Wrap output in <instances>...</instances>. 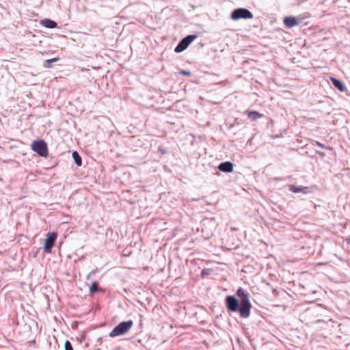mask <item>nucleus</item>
Here are the masks:
<instances>
[{"mask_svg": "<svg viewBox=\"0 0 350 350\" xmlns=\"http://www.w3.org/2000/svg\"><path fill=\"white\" fill-rule=\"evenodd\" d=\"M65 350H73L72 345L71 342L68 340L65 342L64 345Z\"/></svg>", "mask_w": 350, "mask_h": 350, "instance_id": "15", "label": "nucleus"}, {"mask_svg": "<svg viewBox=\"0 0 350 350\" xmlns=\"http://www.w3.org/2000/svg\"><path fill=\"white\" fill-rule=\"evenodd\" d=\"M247 117L251 120L254 121L256 120L261 117H262V114L260 113L259 112L256 111H247Z\"/></svg>", "mask_w": 350, "mask_h": 350, "instance_id": "12", "label": "nucleus"}, {"mask_svg": "<svg viewBox=\"0 0 350 350\" xmlns=\"http://www.w3.org/2000/svg\"><path fill=\"white\" fill-rule=\"evenodd\" d=\"M289 191L293 192V193H307L309 191V189L307 187H297L293 185H289Z\"/></svg>", "mask_w": 350, "mask_h": 350, "instance_id": "9", "label": "nucleus"}, {"mask_svg": "<svg viewBox=\"0 0 350 350\" xmlns=\"http://www.w3.org/2000/svg\"><path fill=\"white\" fill-rule=\"evenodd\" d=\"M99 291L98 283L97 282H93L90 286V291L91 293H95Z\"/></svg>", "mask_w": 350, "mask_h": 350, "instance_id": "14", "label": "nucleus"}, {"mask_svg": "<svg viewBox=\"0 0 350 350\" xmlns=\"http://www.w3.org/2000/svg\"><path fill=\"white\" fill-rule=\"evenodd\" d=\"M197 38L196 35H188L183 38L176 46L174 51L180 53L185 51L189 45Z\"/></svg>", "mask_w": 350, "mask_h": 350, "instance_id": "5", "label": "nucleus"}, {"mask_svg": "<svg viewBox=\"0 0 350 350\" xmlns=\"http://www.w3.org/2000/svg\"><path fill=\"white\" fill-rule=\"evenodd\" d=\"M57 233L50 232L47 234V237L44 241V251L46 253H51L57 239Z\"/></svg>", "mask_w": 350, "mask_h": 350, "instance_id": "6", "label": "nucleus"}, {"mask_svg": "<svg viewBox=\"0 0 350 350\" xmlns=\"http://www.w3.org/2000/svg\"><path fill=\"white\" fill-rule=\"evenodd\" d=\"M31 149L40 157H46L48 155L47 144L42 139L33 141L31 144Z\"/></svg>", "mask_w": 350, "mask_h": 350, "instance_id": "3", "label": "nucleus"}, {"mask_svg": "<svg viewBox=\"0 0 350 350\" xmlns=\"http://www.w3.org/2000/svg\"><path fill=\"white\" fill-rule=\"evenodd\" d=\"M179 73L181 74V75L187 76V77L191 76V72L190 71L186 70L181 69V70H179Z\"/></svg>", "mask_w": 350, "mask_h": 350, "instance_id": "16", "label": "nucleus"}, {"mask_svg": "<svg viewBox=\"0 0 350 350\" xmlns=\"http://www.w3.org/2000/svg\"><path fill=\"white\" fill-rule=\"evenodd\" d=\"M233 164L230 161H225L223 163H221L219 166L218 169L223 172L230 173L233 171Z\"/></svg>", "mask_w": 350, "mask_h": 350, "instance_id": "7", "label": "nucleus"}, {"mask_svg": "<svg viewBox=\"0 0 350 350\" xmlns=\"http://www.w3.org/2000/svg\"><path fill=\"white\" fill-rule=\"evenodd\" d=\"M41 24L42 26L46 28L53 29L55 28L57 26V24L54 21L51 19H44L41 21Z\"/></svg>", "mask_w": 350, "mask_h": 350, "instance_id": "11", "label": "nucleus"}, {"mask_svg": "<svg viewBox=\"0 0 350 350\" xmlns=\"http://www.w3.org/2000/svg\"><path fill=\"white\" fill-rule=\"evenodd\" d=\"M72 158L77 165L81 166L82 165V159L77 151L72 152Z\"/></svg>", "mask_w": 350, "mask_h": 350, "instance_id": "13", "label": "nucleus"}, {"mask_svg": "<svg viewBox=\"0 0 350 350\" xmlns=\"http://www.w3.org/2000/svg\"><path fill=\"white\" fill-rule=\"evenodd\" d=\"M316 144L317 146H320V147H322L323 148H326V149H331L329 147H326L323 144H322L321 143L319 142H316Z\"/></svg>", "mask_w": 350, "mask_h": 350, "instance_id": "18", "label": "nucleus"}, {"mask_svg": "<svg viewBox=\"0 0 350 350\" xmlns=\"http://www.w3.org/2000/svg\"><path fill=\"white\" fill-rule=\"evenodd\" d=\"M230 17L234 21H237L241 18L250 19L253 18V14L246 8H237L232 12Z\"/></svg>", "mask_w": 350, "mask_h": 350, "instance_id": "4", "label": "nucleus"}, {"mask_svg": "<svg viewBox=\"0 0 350 350\" xmlns=\"http://www.w3.org/2000/svg\"><path fill=\"white\" fill-rule=\"evenodd\" d=\"M284 23L288 27H293L299 24V21L295 16H287L284 18Z\"/></svg>", "mask_w": 350, "mask_h": 350, "instance_id": "8", "label": "nucleus"}, {"mask_svg": "<svg viewBox=\"0 0 350 350\" xmlns=\"http://www.w3.org/2000/svg\"><path fill=\"white\" fill-rule=\"evenodd\" d=\"M237 295L240 301L233 295H228L225 299V304L229 312H239L241 318H248L250 315L252 304L249 299V294L243 288L237 291Z\"/></svg>", "mask_w": 350, "mask_h": 350, "instance_id": "1", "label": "nucleus"}, {"mask_svg": "<svg viewBox=\"0 0 350 350\" xmlns=\"http://www.w3.org/2000/svg\"><path fill=\"white\" fill-rule=\"evenodd\" d=\"M59 58H52V59H47L46 61V64L44 65L46 67H50L49 66V64L52 63V62H55L57 61H58Z\"/></svg>", "mask_w": 350, "mask_h": 350, "instance_id": "17", "label": "nucleus"}, {"mask_svg": "<svg viewBox=\"0 0 350 350\" xmlns=\"http://www.w3.org/2000/svg\"><path fill=\"white\" fill-rule=\"evenodd\" d=\"M331 81L334 86L339 90L340 92H345L346 90V87L344 83L339 79H337L334 77H331Z\"/></svg>", "mask_w": 350, "mask_h": 350, "instance_id": "10", "label": "nucleus"}, {"mask_svg": "<svg viewBox=\"0 0 350 350\" xmlns=\"http://www.w3.org/2000/svg\"><path fill=\"white\" fill-rule=\"evenodd\" d=\"M133 321H122L116 326L109 334L110 337H115L125 334L133 326Z\"/></svg>", "mask_w": 350, "mask_h": 350, "instance_id": "2", "label": "nucleus"}]
</instances>
